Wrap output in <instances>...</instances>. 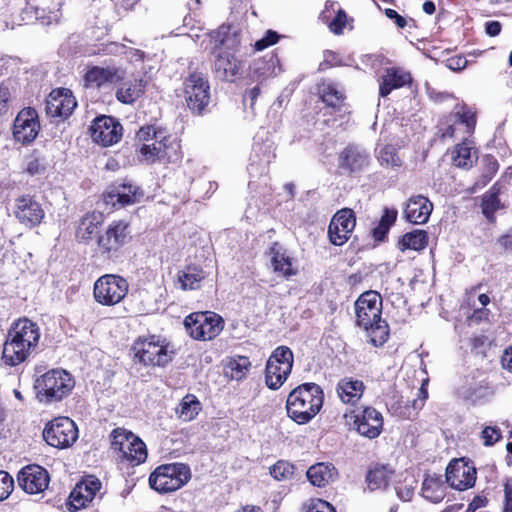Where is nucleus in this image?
<instances>
[{
	"instance_id": "nucleus-1",
	"label": "nucleus",
	"mask_w": 512,
	"mask_h": 512,
	"mask_svg": "<svg viewBox=\"0 0 512 512\" xmlns=\"http://www.w3.org/2000/svg\"><path fill=\"white\" fill-rule=\"evenodd\" d=\"M241 43L240 30L232 25H221L208 35L205 47L215 56L214 71L223 81H234L241 72V62L230 51H236Z\"/></svg>"
},
{
	"instance_id": "nucleus-2",
	"label": "nucleus",
	"mask_w": 512,
	"mask_h": 512,
	"mask_svg": "<svg viewBox=\"0 0 512 512\" xmlns=\"http://www.w3.org/2000/svg\"><path fill=\"white\" fill-rule=\"evenodd\" d=\"M40 335L39 326L28 318L15 321L3 346L5 363L15 366L28 359L36 351Z\"/></svg>"
},
{
	"instance_id": "nucleus-3",
	"label": "nucleus",
	"mask_w": 512,
	"mask_h": 512,
	"mask_svg": "<svg viewBox=\"0 0 512 512\" xmlns=\"http://www.w3.org/2000/svg\"><path fill=\"white\" fill-rule=\"evenodd\" d=\"M382 300L375 291H367L355 302L356 323L362 327L375 347L382 346L389 337V328L381 318Z\"/></svg>"
},
{
	"instance_id": "nucleus-4",
	"label": "nucleus",
	"mask_w": 512,
	"mask_h": 512,
	"mask_svg": "<svg viewBox=\"0 0 512 512\" xmlns=\"http://www.w3.org/2000/svg\"><path fill=\"white\" fill-rule=\"evenodd\" d=\"M323 402L324 393L318 384L303 383L289 393L287 414L297 424H307L319 413Z\"/></svg>"
},
{
	"instance_id": "nucleus-5",
	"label": "nucleus",
	"mask_w": 512,
	"mask_h": 512,
	"mask_svg": "<svg viewBox=\"0 0 512 512\" xmlns=\"http://www.w3.org/2000/svg\"><path fill=\"white\" fill-rule=\"evenodd\" d=\"M74 385V379L66 370L51 369L35 381L37 398L45 403L61 401L71 393Z\"/></svg>"
},
{
	"instance_id": "nucleus-6",
	"label": "nucleus",
	"mask_w": 512,
	"mask_h": 512,
	"mask_svg": "<svg viewBox=\"0 0 512 512\" xmlns=\"http://www.w3.org/2000/svg\"><path fill=\"white\" fill-rule=\"evenodd\" d=\"M134 355L144 365L165 366L175 354L173 345L159 336L138 339L133 346Z\"/></svg>"
},
{
	"instance_id": "nucleus-7",
	"label": "nucleus",
	"mask_w": 512,
	"mask_h": 512,
	"mask_svg": "<svg viewBox=\"0 0 512 512\" xmlns=\"http://www.w3.org/2000/svg\"><path fill=\"white\" fill-rule=\"evenodd\" d=\"M191 478L190 468L182 463H172L157 467L149 476V485L159 493H169L180 489Z\"/></svg>"
},
{
	"instance_id": "nucleus-8",
	"label": "nucleus",
	"mask_w": 512,
	"mask_h": 512,
	"mask_svg": "<svg viewBox=\"0 0 512 512\" xmlns=\"http://www.w3.org/2000/svg\"><path fill=\"white\" fill-rule=\"evenodd\" d=\"M184 326L193 339L208 341L221 333L224 328V320L212 311L194 312L185 317Z\"/></svg>"
},
{
	"instance_id": "nucleus-9",
	"label": "nucleus",
	"mask_w": 512,
	"mask_h": 512,
	"mask_svg": "<svg viewBox=\"0 0 512 512\" xmlns=\"http://www.w3.org/2000/svg\"><path fill=\"white\" fill-rule=\"evenodd\" d=\"M293 362V352L289 347H277L266 362L265 383L267 387L272 390L279 389L289 377Z\"/></svg>"
},
{
	"instance_id": "nucleus-10",
	"label": "nucleus",
	"mask_w": 512,
	"mask_h": 512,
	"mask_svg": "<svg viewBox=\"0 0 512 512\" xmlns=\"http://www.w3.org/2000/svg\"><path fill=\"white\" fill-rule=\"evenodd\" d=\"M129 284L126 279L115 274L99 277L93 286V298L102 306H115L127 295Z\"/></svg>"
},
{
	"instance_id": "nucleus-11",
	"label": "nucleus",
	"mask_w": 512,
	"mask_h": 512,
	"mask_svg": "<svg viewBox=\"0 0 512 512\" xmlns=\"http://www.w3.org/2000/svg\"><path fill=\"white\" fill-rule=\"evenodd\" d=\"M111 447L132 465H139L147 458L145 443L132 432L124 428H116L111 433Z\"/></svg>"
},
{
	"instance_id": "nucleus-12",
	"label": "nucleus",
	"mask_w": 512,
	"mask_h": 512,
	"mask_svg": "<svg viewBox=\"0 0 512 512\" xmlns=\"http://www.w3.org/2000/svg\"><path fill=\"white\" fill-rule=\"evenodd\" d=\"M43 437L50 446L63 449L77 440L78 429L70 418L57 417L46 425Z\"/></svg>"
},
{
	"instance_id": "nucleus-13",
	"label": "nucleus",
	"mask_w": 512,
	"mask_h": 512,
	"mask_svg": "<svg viewBox=\"0 0 512 512\" xmlns=\"http://www.w3.org/2000/svg\"><path fill=\"white\" fill-rule=\"evenodd\" d=\"M210 86L203 74L193 72L184 82L187 106L193 112L201 113L210 101Z\"/></svg>"
},
{
	"instance_id": "nucleus-14",
	"label": "nucleus",
	"mask_w": 512,
	"mask_h": 512,
	"mask_svg": "<svg viewBox=\"0 0 512 512\" xmlns=\"http://www.w3.org/2000/svg\"><path fill=\"white\" fill-rule=\"evenodd\" d=\"M89 131L92 140L104 147L117 143L122 137L121 124L111 116L97 117L92 122Z\"/></svg>"
},
{
	"instance_id": "nucleus-15",
	"label": "nucleus",
	"mask_w": 512,
	"mask_h": 512,
	"mask_svg": "<svg viewBox=\"0 0 512 512\" xmlns=\"http://www.w3.org/2000/svg\"><path fill=\"white\" fill-rule=\"evenodd\" d=\"M355 225L356 217L352 209L343 208L336 212L328 227L330 242L336 246L344 245L348 241Z\"/></svg>"
},
{
	"instance_id": "nucleus-16",
	"label": "nucleus",
	"mask_w": 512,
	"mask_h": 512,
	"mask_svg": "<svg viewBox=\"0 0 512 512\" xmlns=\"http://www.w3.org/2000/svg\"><path fill=\"white\" fill-rule=\"evenodd\" d=\"M447 483L454 489L463 491L475 485L476 469L463 459L451 461L446 469Z\"/></svg>"
},
{
	"instance_id": "nucleus-17",
	"label": "nucleus",
	"mask_w": 512,
	"mask_h": 512,
	"mask_svg": "<svg viewBox=\"0 0 512 512\" xmlns=\"http://www.w3.org/2000/svg\"><path fill=\"white\" fill-rule=\"evenodd\" d=\"M14 215L21 224L35 227L42 222L45 212L34 196L22 195L15 199Z\"/></svg>"
},
{
	"instance_id": "nucleus-18",
	"label": "nucleus",
	"mask_w": 512,
	"mask_h": 512,
	"mask_svg": "<svg viewBox=\"0 0 512 512\" xmlns=\"http://www.w3.org/2000/svg\"><path fill=\"white\" fill-rule=\"evenodd\" d=\"M17 480L20 488L26 493L40 494L48 488L50 477L43 467L29 465L19 471Z\"/></svg>"
},
{
	"instance_id": "nucleus-19",
	"label": "nucleus",
	"mask_w": 512,
	"mask_h": 512,
	"mask_svg": "<svg viewBox=\"0 0 512 512\" xmlns=\"http://www.w3.org/2000/svg\"><path fill=\"white\" fill-rule=\"evenodd\" d=\"M40 125L35 109L27 107L22 109L15 118L13 135L16 141L23 144L32 142L38 135Z\"/></svg>"
},
{
	"instance_id": "nucleus-20",
	"label": "nucleus",
	"mask_w": 512,
	"mask_h": 512,
	"mask_svg": "<svg viewBox=\"0 0 512 512\" xmlns=\"http://www.w3.org/2000/svg\"><path fill=\"white\" fill-rule=\"evenodd\" d=\"M76 106L77 102L72 92L66 88H59L48 95L45 110L51 117H67Z\"/></svg>"
},
{
	"instance_id": "nucleus-21",
	"label": "nucleus",
	"mask_w": 512,
	"mask_h": 512,
	"mask_svg": "<svg viewBox=\"0 0 512 512\" xmlns=\"http://www.w3.org/2000/svg\"><path fill=\"white\" fill-rule=\"evenodd\" d=\"M356 431L369 439L377 438L383 429V417L375 408L366 407L355 416Z\"/></svg>"
},
{
	"instance_id": "nucleus-22",
	"label": "nucleus",
	"mask_w": 512,
	"mask_h": 512,
	"mask_svg": "<svg viewBox=\"0 0 512 512\" xmlns=\"http://www.w3.org/2000/svg\"><path fill=\"white\" fill-rule=\"evenodd\" d=\"M101 482L94 476H87L78 483L69 496V503L74 511L85 508L100 491Z\"/></svg>"
},
{
	"instance_id": "nucleus-23",
	"label": "nucleus",
	"mask_w": 512,
	"mask_h": 512,
	"mask_svg": "<svg viewBox=\"0 0 512 512\" xmlns=\"http://www.w3.org/2000/svg\"><path fill=\"white\" fill-rule=\"evenodd\" d=\"M125 71L120 67L107 66V67H92L90 68L85 76L84 83L85 87L100 88L107 83H114L123 81Z\"/></svg>"
},
{
	"instance_id": "nucleus-24",
	"label": "nucleus",
	"mask_w": 512,
	"mask_h": 512,
	"mask_svg": "<svg viewBox=\"0 0 512 512\" xmlns=\"http://www.w3.org/2000/svg\"><path fill=\"white\" fill-rule=\"evenodd\" d=\"M433 211V203L423 195L411 196L405 206V218L413 224H425Z\"/></svg>"
},
{
	"instance_id": "nucleus-25",
	"label": "nucleus",
	"mask_w": 512,
	"mask_h": 512,
	"mask_svg": "<svg viewBox=\"0 0 512 512\" xmlns=\"http://www.w3.org/2000/svg\"><path fill=\"white\" fill-rule=\"evenodd\" d=\"M128 224L124 221L111 223L105 233L98 239V245L104 252L117 251L126 243Z\"/></svg>"
},
{
	"instance_id": "nucleus-26",
	"label": "nucleus",
	"mask_w": 512,
	"mask_h": 512,
	"mask_svg": "<svg viewBox=\"0 0 512 512\" xmlns=\"http://www.w3.org/2000/svg\"><path fill=\"white\" fill-rule=\"evenodd\" d=\"M412 81L411 74L402 68H387L382 76L379 93L380 96L386 97L392 90L399 89Z\"/></svg>"
},
{
	"instance_id": "nucleus-27",
	"label": "nucleus",
	"mask_w": 512,
	"mask_h": 512,
	"mask_svg": "<svg viewBox=\"0 0 512 512\" xmlns=\"http://www.w3.org/2000/svg\"><path fill=\"white\" fill-rule=\"evenodd\" d=\"M63 0H31L30 7L37 19L45 24L58 22L62 16Z\"/></svg>"
},
{
	"instance_id": "nucleus-28",
	"label": "nucleus",
	"mask_w": 512,
	"mask_h": 512,
	"mask_svg": "<svg viewBox=\"0 0 512 512\" xmlns=\"http://www.w3.org/2000/svg\"><path fill=\"white\" fill-rule=\"evenodd\" d=\"M142 196V192L139 190L137 186H134L130 183H122L116 186H113L106 193V201L107 203H119L122 206L130 205L136 203L139 198Z\"/></svg>"
},
{
	"instance_id": "nucleus-29",
	"label": "nucleus",
	"mask_w": 512,
	"mask_h": 512,
	"mask_svg": "<svg viewBox=\"0 0 512 512\" xmlns=\"http://www.w3.org/2000/svg\"><path fill=\"white\" fill-rule=\"evenodd\" d=\"M146 84L142 78L123 81L117 88L115 97L123 104L132 105L144 94Z\"/></svg>"
},
{
	"instance_id": "nucleus-30",
	"label": "nucleus",
	"mask_w": 512,
	"mask_h": 512,
	"mask_svg": "<svg viewBox=\"0 0 512 512\" xmlns=\"http://www.w3.org/2000/svg\"><path fill=\"white\" fill-rule=\"evenodd\" d=\"M306 475L312 485L325 487L337 479L338 472L333 464L320 462L312 465Z\"/></svg>"
},
{
	"instance_id": "nucleus-31",
	"label": "nucleus",
	"mask_w": 512,
	"mask_h": 512,
	"mask_svg": "<svg viewBox=\"0 0 512 512\" xmlns=\"http://www.w3.org/2000/svg\"><path fill=\"white\" fill-rule=\"evenodd\" d=\"M318 92L323 103L335 112L343 111L345 106V94L336 84L323 81L318 85Z\"/></svg>"
},
{
	"instance_id": "nucleus-32",
	"label": "nucleus",
	"mask_w": 512,
	"mask_h": 512,
	"mask_svg": "<svg viewBox=\"0 0 512 512\" xmlns=\"http://www.w3.org/2000/svg\"><path fill=\"white\" fill-rule=\"evenodd\" d=\"M365 386L362 381L353 378H343L337 384V394L343 403L355 404L363 395Z\"/></svg>"
},
{
	"instance_id": "nucleus-33",
	"label": "nucleus",
	"mask_w": 512,
	"mask_h": 512,
	"mask_svg": "<svg viewBox=\"0 0 512 512\" xmlns=\"http://www.w3.org/2000/svg\"><path fill=\"white\" fill-rule=\"evenodd\" d=\"M162 153V158L167 162H176L181 158V146L179 140L164 130L158 132L155 139Z\"/></svg>"
},
{
	"instance_id": "nucleus-34",
	"label": "nucleus",
	"mask_w": 512,
	"mask_h": 512,
	"mask_svg": "<svg viewBox=\"0 0 512 512\" xmlns=\"http://www.w3.org/2000/svg\"><path fill=\"white\" fill-rule=\"evenodd\" d=\"M458 393L462 399L472 404L483 403L489 400L493 395L492 389L483 382H474L462 386Z\"/></svg>"
},
{
	"instance_id": "nucleus-35",
	"label": "nucleus",
	"mask_w": 512,
	"mask_h": 512,
	"mask_svg": "<svg viewBox=\"0 0 512 512\" xmlns=\"http://www.w3.org/2000/svg\"><path fill=\"white\" fill-rule=\"evenodd\" d=\"M104 217L100 212H92L83 216L76 230V237L79 241L85 242L91 240L93 235L98 233Z\"/></svg>"
},
{
	"instance_id": "nucleus-36",
	"label": "nucleus",
	"mask_w": 512,
	"mask_h": 512,
	"mask_svg": "<svg viewBox=\"0 0 512 512\" xmlns=\"http://www.w3.org/2000/svg\"><path fill=\"white\" fill-rule=\"evenodd\" d=\"M270 255L274 272L281 274L287 279L297 274V269L293 266L292 259L277 244L270 248Z\"/></svg>"
},
{
	"instance_id": "nucleus-37",
	"label": "nucleus",
	"mask_w": 512,
	"mask_h": 512,
	"mask_svg": "<svg viewBox=\"0 0 512 512\" xmlns=\"http://www.w3.org/2000/svg\"><path fill=\"white\" fill-rule=\"evenodd\" d=\"M422 496L433 502L439 503L445 496V487L440 476H426L422 483Z\"/></svg>"
},
{
	"instance_id": "nucleus-38",
	"label": "nucleus",
	"mask_w": 512,
	"mask_h": 512,
	"mask_svg": "<svg viewBox=\"0 0 512 512\" xmlns=\"http://www.w3.org/2000/svg\"><path fill=\"white\" fill-rule=\"evenodd\" d=\"M202 409V405L195 395L187 394L182 398L176 408L177 417L184 421L189 422L194 420Z\"/></svg>"
},
{
	"instance_id": "nucleus-39",
	"label": "nucleus",
	"mask_w": 512,
	"mask_h": 512,
	"mask_svg": "<svg viewBox=\"0 0 512 512\" xmlns=\"http://www.w3.org/2000/svg\"><path fill=\"white\" fill-rule=\"evenodd\" d=\"M250 366L251 363L247 357H233L225 364L224 374L231 380L240 381L247 376Z\"/></svg>"
},
{
	"instance_id": "nucleus-40",
	"label": "nucleus",
	"mask_w": 512,
	"mask_h": 512,
	"mask_svg": "<svg viewBox=\"0 0 512 512\" xmlns=\"http://www.w3.org/2000/svg\"><path fill=\"white\" fill-rule=\"evenodd\" d=\"M204 278V271L195 266H188L178 273V282L183 290L198 289Z\"/></svg>"
},
{
	"instance_id": "nucleus-41",
	"label": "nucleus",
	"mask_w": 512,
	"mask_h": 512,
	"mask_svg": "<svg viewBox=\"0 0 512 512\" xmlns=\"http://www.w3.org/2000/svg\"><path fill=\"white\" fill-rule=\"evenodd\" d=\"M340 158L341 167L352 172L362 169L368 163V156L356 148H346Z\"/></svg>"
},
{
	"instance_id": "nucleus-42",
	"label": "nucleus",
	"mask_w": 512,
	"mask_h": 512,
	"mask_svg": "<svg viewBox=\"0 0 512 512\" xmlns=\"http://www.w3.org/2000/svg\"><path fill=\"white\" fill-rule=\"evenodd\" d=\"M428 234L424 230H414L402 236L399 241V248L404 251L407 249L419 251L428 245Z\"/></svg>"
},
{
	"instance_id": "nucleus-43",
	"label": "nucleus",
	"mask_w": 512,
	"mask_h": 512,
	"mask_svg": "<svg viewBox=\"0 0 512 512\" xmlns=\"http://www.w3.org/2000/svg\"><path fill=\"white\" fill-rule=\"evenodd\" d=\"M475 153L469 143L458 144L452 152L453 164L460 168L471 167L476 159Z\"/></svg>"
},
{
	"instance_id": "nucleus-44",
	"label": "nucleus",
	"mask_w": 512,
	"mask_h": 512,
	"mask_svg": "<svg viewBox=\"0 0 512 512\" xmlns=\"http://www.w3.org/2000/svg\"><path fill=\"white\" fill-rule=\"evenodd\" d=\"M391 478V471L386 466H375L370 469L366 481L370 490L385 487Z\"/></svg>"
},
{
	"instance_id": "nucleus-45",
	"label": "nucleus",
	"mask_w": 512,
	"mask_h": 512,
	"mask_svg": "<svg viewBox=\"0 0 512 512\" xmlns=\"http://www.w3.org/2000/svg\"><path fill=\"white\" fill-rule=\"evenodd\" d=\"M501 207L498 198V191L493 187L492 190L483 196L482 212L488 218L492 219L494 213Z\"/></svg>"
},
{
	"instance_id": "nucleus-46",
	"label": "nucleus",
	"mask_w": 512,
	"mask_h": 512,
	"mask_svg": "<svg viewBox=\"0 0 512 512\" xmlns=\"http://www.w3.org/2000/svg\"><path fill=\"white\" fill-rule=\"evenodd\" d=\"M139 154L140 160L148 164L155 163L156 161H164L156 140L149 144L144 143L139 149Z\"/></svg>"
},
{
	"instance_id": "nucleus-47",
	"label": "nucleus",
	"mask_w": 512,
	"mask_h": 512,
	"mask_svg": "<svg viewBox=\"0 0 512 512\" xmlns=\"http://www.w3.org/2000/svg\"><path fill=\"white\" fill-rule=\"evenodd\" d=\"M378 160L381 165L390 167H400L402 164V161L397 154L396 148L391 145H386L379 150Z\"/></svg>"
},
{
	"instance_id": "nucleus-48",
	"label": "nucleus",
	"mask_w": 512,
	"mask_h": 512,
	"mask_svg": "<svg viewBox=\"0 0 512 512\" xmlns=\"http://www.w3.org/2000/svg\"><path fill=\"white\" fill-rule=\"evenodd\" d=\"M272 156L268 154L264 160H261L259 163H256L253 161L249 166V174L251 179L255 177L263 178V183L265 187L268 186L267 182V173H268V166L271 162Z\"/></svg>"
},
{
	"instance_id": "nucleus-49",
	"label": "nucleus",
	"mask_w": 512,
	"mask_h": 512,
	"mask_svg": "<svg viewBox=\"0 0 512 512\" xmlns=\"http://www.w3.org/2000/svg\"><path fill=\"white\" fill-rule=\"evenodd\" d=\"M293 473V465L286 461H278L270 468L271 476L278 481L289 479Z\"/></svg>"
},
{
	"instance_id": "nucleus-50",
	"label": "nucleus",
	"mask_w": 512,
	"mask_h": 512,
	"mask_svg": "<svg viewBox=\"0 0 512 512\" xmlns=\"http://www.w3.org/2000/svg\"><path fill=\"white\" fill-rule=\"evenodd\" d=\"M416 486L417 482L413 478L405 479L404 483L395 487L398 498L405 502L410 501L414 496Z\"/></svg>"
},
{
	"instance_id": "nucleus-51",
	"label": "nucleus",
	"mask_w": 512,
	"mask_h": 512,
	"mask_svg": "<svg viewBox=\"0 0 512 512\" xmlns=\"http://www.w3.org/2000/svg\"><path fill=\"white\" fill-rule=\"evenodd\" d=\"M14 489V479L6 471L0 470V502L7 499Z\"/></svg>"
},
{
	"instance_id": "nucleus-52",
	"label": "nucleus",
	"mask_w": 512,
	"mask_h": 512,
	"mask_svg": "<svg viewBox=\"0 0 512 512\" xmlns=\"http://www.w3.org/2000/svg\"><path fill=\"white\" fill-rule=\"evenodd\" d=\"M484 446H493L501 437V430L496 426H486L481 431L480 435Z\"/></svg>"
},
{
	"instance_id": "nucleus-53",
	"label": "nucleus",
	"mask_w": 512,
	"mask_h": 512,
	"mask_svg": "<svg viewBox=\"0 0 512 512\" xmlns=\"http://www.w3.org/2000/svg\"><path fill=\"white\" fill-rule=\"evenodd\" d=\"M456 116L459 118L461 123H464L467 126L469 131L474 129L476 124L475 114L465 106H462L456 111Z\"/></svg>"
},
{
	"instance_id": "nucleus-54",
	"label": "nucleus",
	"mask_w": 512,
	"mask_h": 512,
	"mask_svg": "<svg viewBox=\"0 0 512 512\" xmlns=\"http://www.w3.org/2000/svg\"><path fill=\"white\" fill-rule=\"evenodd\" d=\"M307 512H336L335 508L327 501L311 499L307 503Z\"/></svg>"
},
{
	"instance_id": "nucleus-55",
	"label": "nucleus",
	"mask_w": 512,
	"mask_h": 512,
	"mask_svg": "<svg viewBox=\"0 0 512 512\" xmlns=\"http://www.w3.org/2000/svg\"><path fill=\"white\" fill-rule=\"evenodd\" d=\"M278 39L279 35L275 31L268 30L263 38L255 42V49L257 51L264 50L265 48L275 44Z\"/></svg>"
},
{
	"instance_id": "nucleus-56",
	"label": "nucleus",
	"mask_w": 512,
	"mask_h": 512,
	"mask_svg": "<svg viewBox=\"0 0 512 512\" xmlns=\"http://www.w3.org/2000/svg\"><path fill=\"white\" fill-rule=\"evenodd\" d=\"M347 15L344 11L339 10L335 18L331 21L329 28L335 34H341L346 26Z\"/></svg>"
},
{
	"instance_id": "nucleus-57",
	"label": "nucleus",
	"mask_w": 512,
	"mask_h": 512,
	"mask_svg": "<svg viewBox=\"0 0 512 512\" xmlns=\"http://www.w3.org/2000/svg\"><path fill=\"white\" fill-rule=\"evenodd\" d=\"M161 129H156L154 126H146L139 129L137 138L139 141H154Z\"/></svg>"
},
{
	"instance_id": "nucleus-58",
	"label": "nucleus",
	"mask_w": 512,
	"mask_h": 512,
	"mask_svg": "<svg viewBox=\"0 0 512 512\" xmlns=\"http://www.w3.org/2000/svg\"><path fill=\"white\" fill-rule=\"evenodd\" d=\"M467 59L463 56L456 55L446 60V66L453 71H461L467 66Z\"/></svg>"
},
{
	"instance_id": "nucleus-59",
	"label": "nucleus",
	"mask_w": 512,
	"mask_h": 512,
	"mask_svg": "<svg viewBox=\"0 0 512 512\" xmlns=\"http://www.w3.org/2000/svg\"><path fill=\"white\" fill-rule=\"evenodd\" d=\"M397 218V211L396 210H389L386 209L384 214L382 215L379 223L383 224L385 227L390 229V227L394 224Z\"/></svg>"
},
{
	"instance_id": "nucleus-60",
	"label": "nucleus",
	"mask_w": 512,
	"mask_h": 512,
	"mask_svg": "<svg viewBox=\"0 0 512 512\" xmlns=\"http://www.w3.org/2000/svg\"><path fill=\"white\" fill-rule=\"evenodd\" d=\"M385 15L391 19V20H394L396 25L399 27V28H404L407 24L406 20L404 17H402L401 15H399L397 13V11L393 10V9H386L385 10Z\"/></svg>"
},
{
	"instance_id": "nucleus-61",
	"label": "nucleus",
	"mask_w": 512,
	"mask_h": 512,
	"mask_svg": "<svg viewBox=\"0 0 512 512\" xmlns=\"http://www.w3.org/2000/svg\"><path fill=\"white\" fill-rule=\"evenodd\" d=\"M497 243L505 251L512 252V232L502 235L498 238Z\"/></svg>"
},
{
	"instance_id": "nucleus-62",
	"label": "nucleus",
	"mask_w": 512,
	"mask_h": 512,
	"mask_svg": "<svg viewBox=\"0 0 512 512\" xmlns=\"http://www.w3.org/2000/svg\"><path fill=\"white\" fill-rule=\"evenodd\" d=\"M501 32V24L498 21H490L486 23V33L495 37Z\"/></svg>"
},
{
	"instance_id": "nucleus-63",
	"label": "nucleus",
	"mask_w": 512,
	"mask_h": 512,
	"mask_svg": "<svg viewBox=\"0 0 512 512\" xmlns=\"http://www.w3.org/2000/svg\"><path fill=\"white\" fill-rule=\"evenodd\" d=\"M503 368L512 371V347L506 349L501 358Z\"/></svg>"
},
{
	"instance_id": "nucleus-64",
	"label": "nucleus",
	"mask_w": 512,
	"mask_h": 512,
	"mask_svg": "<svg viewBox=\"0 0 512 512\" xmlns=\"http://www.w3.org/2000/svg\"><path fill=\"white\" fill-rule=\"evenodd\" d=\"M506 509L512 511V486L506 483L504 486Z\"/></svg>"
}]
</instances>
